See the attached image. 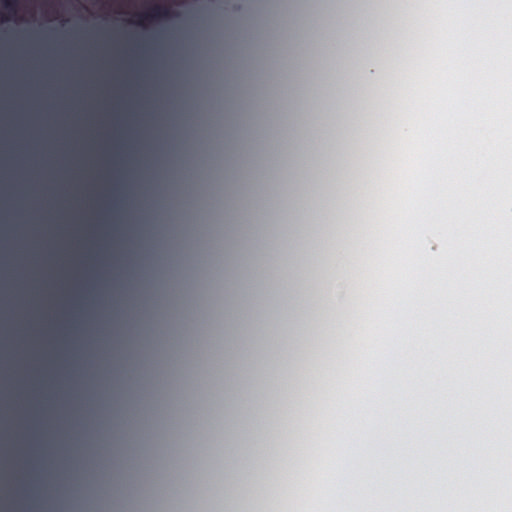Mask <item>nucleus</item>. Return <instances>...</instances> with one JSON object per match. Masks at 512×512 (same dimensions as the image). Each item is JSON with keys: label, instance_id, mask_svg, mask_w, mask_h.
<instances>
[{"label": "nucleus", "instance_id": "1", "mask_svg": "<svg viewBox=\"0 0 512 512\" xmlns=\"http://www.w3.org/2000/svg\"><path fill=\"white\" fill-rule=\"evenodd\" d=\"M172 16V11L169 7L163 5H154L147 12L136 14L138 25H144L145 22H156L162 19H168Z\"/></svg>", "mask_w": 512, "mask_h": 512}, {"label": "nucleus", "instance_id": "2", "mask_svg": "<svg viewBox=\"0 0 512 512\" xmlns=\"http://www.w3.org/2000/svg\"><path fill=\"white\" fill-rule=\"evenodd\" d=\"M4 8L11 15H15L17 13L18 0H2Z\"/></svg>", "mask_w": 512, "mask_h": 512}]
</instances>
